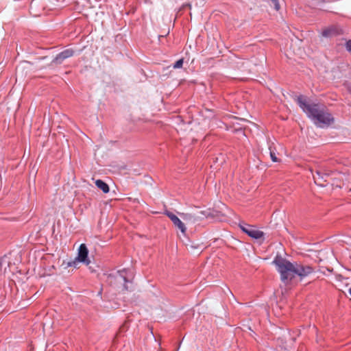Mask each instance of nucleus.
<instances>
[{
	"label": "nucleus",
	"instance_id": "f257e3e1",
	"mask_svg": "<svg viewBox=\"0 0 351 351\" xmlns=\"http://www.w3.org/2000/svg\"><path fill=\"white\" fill-rule=\"evenodd\" d=\"M296 101L302 111L317 126L323 128L334 122V118L324 105L311 103L302 95L297 97Z\"/></svg>",
	"mask_w": 351,
	"mask_h": 351
},
{
	"label": "nucleus",
	"instance_id": "f03ea898",
	"mask_svg": "<svg viewBox=\"0 0 351 351\" xmlns=\"http://www.w3.org/2000/svg\"><path fill=\"white\" fill-rule=\"evenodd\" d=\"M273 263L276 266L277 271L280 274V279L284 283L291 282L295 277V262L291 263L280 256H276Z\"/></svg>",
	"mask_w": 351,
	"mask_h": 351
},
{
	"label": "nucleus",
	"instance_id": "7ed1b4c3",
	"mask_svg": "<svg viewBox=\"0 0 351 351\" xmlns=\"http://www.w3.org/2000/svg\"><path fill=\"white\" fill-rule=\"evenodd\" d=\"M239 226L244 233L252 239H259L264 237V232L263 231L256 229L251 225L244 222H241L239 223Z\"/></svg>",
	"mask_w": 351,
	"mask_h": 351
},
{
	"label": "nucleus",
	"instance_id": "20e7f679",
	"mask_svg": "<svg viewBox=\"0 0 351 351\" xmlns=\"http://www.w3.org/2000/svg\"><path fill=\"white\" fill-rule=\"evenodd\" d=\"M295 276H298L303 279L315 271L313 267L309 265H304L295 262Z\"/></svg>",
	"mask_w": 351,
	"mask_h": 351
},
{
	"label": "nucleus",
	"instance_id": "39448f33",
	"mask_svg": "<svg viewBox=\"0 0 351 351\" xmlns=\"http://www.w3.org/2000/svg\"><path fill=\"white\" fill-rule=\"evenodd\" d=\"M129 273L130 271L128 269H123L121 271H118L116 276V279L118 281L124 282L123 289L125 290L130 289V287L128 286V284H132V274L129 275Z\"/></svg>",
	"mask_w": 351,
	"mask_h": 351
},
{
	"label": "nucleus",
	"instance_id": "423d86ee",
	"mask_svg": "<svg viewBox=\"0 0 351 351\" xmlns=\"http://www.w3.org/2000/svg\"><path fill=\"white\" fill-rule=\"evenodd\" d=\"M315 183L322 187H324L326 184L328 178L330 176V172H323L317 170L315 171V174L312 173Z\"/></svg>",
	"mask_w": 351,
	"mask_h": 351
},
{
	"label": "nucleus",
	"instance_id": "0eeeda50",
	"mask_svg": "<svg viewBox=\"0 0 351 351\" xmlns=\"http://www.w3.org/2000/svg\"><path fill=\"white\" fill-rule=\"evenodd\" d=\"M88 251L85 244H81L78 249V254L77 256V260L82 263L86 264V265H89L90 261L88 258Z\"/></svg>",
	"mask_w": 351,
	"mask_h": 351
},
{
	"label": "nucleus",
	"instance_id": "6e6552de",
	"mask_svg": "<svg viewBox=\"0 0 351 351\" xmlns=\"http://www.w3.org/2000/svg\"><path fill=\"white\" fill-rule=\"evenodd\" d=\"M165 214L171 220L174 226L184 234L186 233V228L184 223L175 214L170 211H166Z\"/></svg>",
	"mask_w": 351,
	"mask_h": 351
},
{
	"label": "nucleus",
	"instance_id": "1a4fd4ad",
	"mask_svg": "<svg viewBox=\"0 0 351 351\" xmlns=\"http://www.w3.org/2000/svg\"><path fill=\"white\" fill-rule=\"evenodd\" d=\"M74 54V51L73 49H67L62 52L59 53L53 60V62L56 64H60L62 63V62L71 56H73Z\"/></svg>",
	"mask_w": 351,
	"mask_h": 351
},
{
	"label": "nucleus",
	"instance_id": "9d476101",
	"mask_svg": "<svg viewBox=\"0 0 351 351\" xmlns=\"http://www.w3.org/2000/svg\"><path fill=\"white\" fill-rule=\"evenodd\" d=\"M95 184L97 187L101 189L104 193L109 192V186L104 181L101 180H97Z\"/></svg>",
	"mask_w": 351,
	"mask_h": 351
},
{
	"label": "nucleus",
	"instance_id": "9b49d317",
	"mask_svg": "<svg viewBox=\"0 0 351 351\" xmlns=\"http://www.w3.org/2000/svg\"><path fill=\"white\" fill-rule=\"evenodd\" d=\"M335 34V29L333 28H328L322 32V36L324 37H330Z\"/></svg>",
	"mask_w": 351,
	"mask_h": 351
},
{
	"label": "nucleus",
	"instance_id": "f8f14e48",
	"mask_svg": "<svg viewBox=\"0 0 351 351\" xmlns=\"http://www.w3.org/2000/svg\"><path fill=\"white\" fill-rule=\"evenodd\" d=\"M184 63V59L180 58L178 60H177L173 65V69H180L182 67Z\"/></svg>",
	"mask_w": 351,
	"mask_h": 351
},
{
	"label": "nucleus",
	"instance_id": "ddd939ff",
	"mask_svg": "<svg viewBox=\"0 0 351 351\" xmlns=\"http://www.w3.org/2000/svg\"><path fill=\"white\" fill-rule=\"evenodd\" d=\"M269 154H270V157H271V160L273 162H278V158L276 156V153L274 152V150H272L271 146H269Z\"/></svg>",
	"mask_w": 351,
	"mask_h": 351
},
{
	"label": "nucleus",
	"instance_id": "4468645a",
	"mask_svg": "<svg viewBox=\"0 0 351 351\" xmlns=\"http://www.w3.org/2000/svg\"><path fill=\"white\" fill-rule=\"evenodd\" d=\"M78 262L79 261L77 260V258H76L74 261L68 262L67 267H77Z\"/></svg>",
	"mask_w": 351,
	"mask_h": 351
},
{
	"label": "nucleus",
	"instance_id": "2eb2a0df",
	"mask_svg": "<svg viewBox=\"0 0 351 351\" xmlns=\"http://www.w3.org/2000/svg\"><path fill=\"white\" fill-rule=\"evenodd\" d=\"M3 267V261L1 259H0V280L2 279L3 276H4L5 271L2 269Z\"/></svg>",
	"mask_w": 351,
	"mask_h": 351
},
{
	"label": "nucleus",
	"instance_id": "dca6fc26",
	"mask_svg": "<svg viewBox=\"0 0 351 351\" xmlns=\"http://www.w3.org/2000/svg\"><path fill=\"white\" fill-rule=\"evenodd\" d=\"M272 1V3H274V8L276 10H278L280 9V3H279V1L278 0H271Z\"/></svg>",
	"mask_w": 351,
	"mask_h": 351
},
{
	"label": "nucleus",
	"instance_id": "f3484780",
	"mask_svg": "<svg viewBox=\"0 0 351 351\" xmlns=\"http://www.w3.org/2000/svg\"><path fill=\"white\" fill-rule=\"evenodd\" d=\"M346 49L351 53V40L347 41L346 44Z\"/></svg>",
	"mask_w": 351,
	"mask_h": 351
},
{
	"label": "nucleus",
	"instance_id": "a211bd4d",
	"mask_svg": "<svg viewBox=\"0 0 351 351\" xmlns=\"http://www.w3.org/2000/svg\"><path fill=\"white\" fill-rule=\"evenodd\" d=\"M191 215H184V219H189V218H191Z\"/></svg>",
	"mask_w": 351,
	"mask_h": 351
},
{
	"label": "nucleus",
	"instance_id": "6ab92c4d",
	"mask_svg": "<svg viewBox=\"0 0 351 351\" xmlns=\"http://www.w3.org/2000/svg\"><path fill=\"white\" fill-rule=\"evenodd\" d=\"M191 248H197V247H198V246H195V245H191Z\"/></svg>",
	"mask_w": 351,
	"mask_h": 351
},
{
	"label": "nucleus",
	"instance_id": "aec40b11",
	"mask_svg": "<svg viewBox=\"0 0 351 351\" xmlns=\"http://www.w3.org/2000/svg\"><path fill=\"white\" fill-rule=\"evenodd\" d=\"M350 295H351V287L348 290Z\"/></svg>",
	"mask_w": 351,
	"mask_h": 351
},
{
	"label": "nucleus",
	"instance_id": "412c9836",
	"mask_svg": "<svg viewBox=\"0 0 351 351\" xmlns=\"http://www.w3.org/2000/svg\"><path fill=\"white\" fill-rule=\"evenodd\" d=\"M19 71V67L16 68V72L18 73Z\"/></svg>",
	"mask_w": 351,
	"mask_h": 351
}]
</instances>
